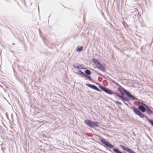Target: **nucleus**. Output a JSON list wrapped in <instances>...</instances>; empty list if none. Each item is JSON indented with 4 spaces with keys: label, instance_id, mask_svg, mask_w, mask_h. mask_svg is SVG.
Returning a JSON list of instances; mask_svg holds the SVG:
<instances>
[{
    "label": "nucleus",
    "instance_id": "1",
    "mask_svg": "<svg viewBox=\"0 0 153 153\" xmlns=\"http://www.w3.org/2000/svg\"><path fill=\"white\" fill-rule=\"evenodd\" d=\"M132 109H133L135 113L136 114L139 115L140 117L141 118H143L144 117H146L147 118V120L153 126V121L152 120L149 119L146 116L142 114L141 112L138 110L137 108L134 107H132Z\"/></svg>",
    "mask_w": 153,
    "mask_h": 153
},
{
    "label": "nucleus",
    "instance_id": "2",
    "mask_svg": "<svg viewBox=\"0 0 153 153\" xmlns=\"http://www.w3.org/2000/svg\"><path fill=\"white\" fill-rule=\"evenodd\" d=\"M85 123L89 127L92 128L98 126L99 124V123L97 121H91L88 119L85 120Z\"/></svg>",
    "mask_w": 153,
    "mask_h": 153
},
{
    "label": "nucleus",
    "instance_id": "3",
    "mask_svg": "<svg viewBox=\"0 0 153 153\" xmlns=\"http://www.w3.org/2000/svg\"><path fill=\"white\" fill-rule=\"evenodd\" d=\"M101 141L102 143L108 147L112 148L114 147L113 145L109 142L106 141L105 139L104 138L102 139L101 140Z\"/></svg>",
    "mask_w": 153,
    "mask_h": 153
},
{
    "label": "nucleus",
    "instance_id": "4",
    "mask_svg": "<svg viewBox=\"0 0 153 153\" xmlns=\"http://www.w3.org/2000/svg\"><path fill=\"white\" fill-rule=\"evenodd\" d=\"M124 92L132 100H137V98L125 89L123 90Z\"/></svg>",
    "mask_w": 153,
    "mask_h": 153
},
{
    "label": "nucleus",
    "instance_id": "5",
    "mask_svg": "<svg viewBox=\"0 0 153 153\" xmlns=\"http://www.w3.org/2000/svg\"><path fill=\"white\" fill-rule=\"evenodd\" d=\"M120 146L124 150L126 151L129 153H135V152L132 150L131 149H129L126 146H125L122 145H120Z\"/></svg>",
    "mask_w": 153,
    "mask_h": 153
},
{
    "label": "nucleus",
    "instance_id": "6",
    "mask_svg": "<svg viewBox=\"0 0 153 153\" xmlns=\"http://www.w3.org/2000/svg\"><path fill=\"white\" fill-rule=\"evenodd\" d=\"M99 87L100 89L106 92L107 93L110 94H113V92L111 91L106 88L103 87L101 85H100Z\"/></svg>",
    "mask_w": 153,
    "mask_h": 153
},
{
    "label": "nucleus",
    "instance_id": "7",
    "mask_svg": "<svg viewBox=\"0 0 153 153\" xmlns=\"http://www.w3.org/2000/svg\"><path fill=\"white\" fill-rule=\"evenodd\" d=\"M86 85L88 87H90L93 89H94L100 92V90L97 87L94 85L88 84H86Z\"/></svg>",
    "mask_w": 153,
    "mask_h": 153
},
{
    "label": "nucleus",
    "instance_id": "8",
    "mask_svg": "<svg viewBox=\"0 0 153 153\" xmlns=\"http://www.w3.org/2000/svg\"><path fill=\"white\" fill-rule=\"evenodd\" d=\"M96 67L97 68L102 71H104L105 70V68L104 65L101 64L100 63L99 64V65H97Z\"/></svg>",
    "mask_w": 153,
    "mask_h": 153
},
{
    "label": "nucleus",
    "instance_id": "9",
    "mask_svg": "<svg viewBox=\"0 0 153 153\" xmlns=\"http://www.w3.org/2000/svg\"><path fill=\"white\" fill-rule=\"evenodd\" d=\"M92 62L96 66L97 65H99V64L100 63L99 60L95 58H93L92 59Z\"/></svg>",
    "mask_w": 153,
    "mask_h": 153
},
{
    "label": "nucleus",
    "instance_id": "10",
    "mask_svg": "<svg viewBox=\"0 0 153 153\" xmlns=\"http://www.w3.org/2000/svg\"><path fill=\"white\" fill-rule=\"evenodd\" d=\"M144 105L145 106L146 108V111L148 114H151L153 113V112L150 109L147 105L145 104Z\"/></svg>",
    "mask_w": 153,
    "mask_h": 153
},
{
    "label": "nucleus",
    "instance_id": "11",
    "mask_svg": "<svg viewBox=\"0 0 153 153\" xmlns=\"http://www.w3.org/2000/svg\"><path fill=\"white\" fill-rule=\"evenodd\" d=\"M139 109L142 112H144L146 111V109L142 105H140L138 107Z\"/></svg>",
    "mask_w": 153,
    "mask_h": 153
},
{
    "label": "nucleus",
    "instance_id": "12",
    "mask_svg": "<svg viewBox=\"0 0 153 153\" xmlns=\"http://www.w3.org/2000/svg\"><path fill=\"white\" fill-rule=\"evenodd\" d=\"M123 100H125L126 101H128L129 100V99L128 98H127L126 97H124L123 96L122 97H121V98Z\"/></svg>",
    "mask_w": 153,
    "mask_h": 153
},
{
    "label": "nucleus",
    "instance_id": "13",
    "mask_svg": "<svg viewBox=\"0 0 153 153\" xmlns=\"http://www.w3.org/2000/svg\"><path fill=\"white\" fill-rule=\"evenodd\" d=\"M113 151L116 153H123L117 149H114L113 150Z\"/></svg>",
    "mask_w": 153,
    "mask_h": 153
},
{
    "label": "nucleus",
    "instance_id": "14",
    "mask_svg": "<svg viewBox=\"0 0 153 153\" xmlns=\"http://www.w3.org/2000/svg\"><path fill=\"white\" fill-rule=\"evenodd\" d=\"M84 76L85 77L88 79L90 81H91V78L90 76H88L85 74L84 75Z\"/></svg>",
    "mask_w": 153,
    "mask_h": 153
},
{
    "label": "nucleus",
    "instance_id": "15",
    "mask_svg": "<svg viewBox=\"0 0 153 153\" xmlns=\"http://www.w3.org/2000/svg\"><path fill=\"white\" fill-rule=\"evenodd\" d=\"M82 48H83L82 47L78 46L76 49V51H80L82 50Z\"/></svg>",
    "mask_w": 153,
    "mask_h": 153
},
{
    "label": "nucleus",
    "instance_id": "16",
    "mask_svg": "<svg viewBox=\"0 0 153 153\" xmlns=\"http://www.w3.org/2000/svg\"><path fill=\"white\" fill-rule=\"evenodd\" d=\"M85 73L88 75H90L91 73V72L89 70L87 69L85 71Z\"/></svg>",
    "mask_w": 153,
    "mask_h": 153
},
{
    "label": "nucleus",
    "instance_id": "17",
    "mask_svg": "<svg viewBox=\"0 0 153 153\" xmlns=\"http://www.w3.org/2000/svg\"><path fill=\"white\" fill-rule=\"evenodd\" d=\"M115 102V103H116L117 104H119L120 105H121V103L120 102H119V101H116Z\"/></svg>",
    "mask_w": 153,
    "mask_h": 153
},
{
    "label": "nucleus",
    "instance_id": "18",
    "mask_svg": "<svg viewBox=\"0 0 153 153\" xmlns=\"http://www.w3.org/2000/svg\"><path fill=\"white\" fill-rule=\"evenodd\" d=\"M79 72H80V74H81L83 76L85 74L83 72H82V71H79Z\"/></svg>",
    "mask_w": 153,
    "mask_h": 153
},
{
    "label": "nucleus",
    "instance_id": "19",
    "mask_svg": "<svg viewBox=\"0 0 153 153\" xmlns=\"http://www.w3.org/2000/svg\"><path fill=\"white\" fill-rule=\"evenodd\" d=\"M117 96L118 97H120V98H121V97H122L123 96V95L122 94V95H119L118 94H117Z\"/></svg>",
    "mask_w": 153,
    "mask_h": 153
}]
</instances>
